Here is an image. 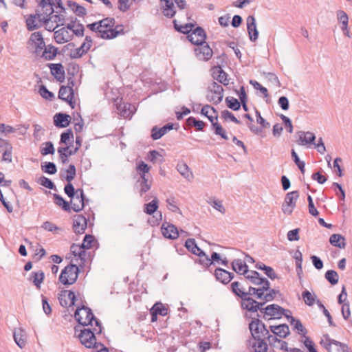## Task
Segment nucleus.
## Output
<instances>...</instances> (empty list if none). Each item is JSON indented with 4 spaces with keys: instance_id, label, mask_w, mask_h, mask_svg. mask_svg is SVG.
Listing matches in <instances>:
<instances>
[{
    "instance_id": "1",
    "label": "nucleus",
    "mask_w": 352,
    "mask_h": 352,
    "mask_svg": "<svg viewBox=\"0 0 352 352\" xmlns=\"http://www.w3.org/2000/svg\"><path fill=\"white\" fill-rule=\"evenodd\" d=\"M38 6L35 10L34 14H30L27 16L25 19L26 27L28 31H33L38 29L43 25L45 15L46 14H52L54 12L53 8L54 3L52 0H36Z\"/></svg>"
},
{
    "instance_id": "2",
    "label": "nucleus",
    "mask_w": 352,
    "mask_h": 352,
    "mask_svg": "<svg viewBox=\"0 0 352 352\" xmlns=\"http://www.w3.org/2000/svg\"><path fill=\"white\" fill-rule=\"evenodd\" d=\"M58 300L60 305L65 308L70 307H75V308H89L87 303L84 299V296L78 292L76 294L72 291H63L59 294Z\"/></svg>"
},
{
    "instance_id": "3",
    "label": "nucleus",
    "mask_w": 352,
    "mask_h": 352,
    "mask_svg": "<svg viewBox=\"0 0 352 352\" xmlns=\"http://www.w3.org/2000/svg\"><path fill=\"white\" fill-rule=\"evenodd\" d=\"M232 292L237 296L240 297L242 300V308H261L264 302H258L251 297H248V294L244 290L241 283L238 281H234L231 284Z\"/></svg>"
},
{
    "instance_id": "4",
    "label": "nucleus",
    "mask_w": 352,
    "mask_h": 352,
    "mask_svg": "<svg viewBox=\"0 0 352 352\" xmlns=\"http://www.w3.org/2000/svg\"><path fill=\"white\" fill-rule=\"evenodd\" d=\"M223 89L221 85L212 81L210 83L207 88L206 99L208 102L214 104L220 103L223 97Z\"/></svg>"
},
{
    "instance_id": "5",
    "label": "nucleus",
    "mask_w": 352,
    "mask_h": 352,
    "mask_svg": "<svg viewBox=\"0 0 352 352\" xmlns=\"http://www.w3.org/2000/svg\"><path fill=\"white\" fill-rule=\"evenodd\" d=\"M79 270L76 265L70 264L66 266L61 272L59 280L63 285H72L78 278Z\"/></svg>"
},
{
    "instance_id": "6",
    "label": "nucleus",
    "mask_w": 352,
    "mask_h": 352,
    "mask_svg": "<svg viewBox=\"0 0 352 352\" xmlns=\"http://www.w3.org/2000/svg\"><path fill=\"white\" fill-rule=\"evenodd\" d=\"M249 329L253 340L259 338H265L268 334V329L265 325L258 318H253L249 324Z\"/></svg>"
},
{
    "instance_id": "7",
    "label": "nucleus",
    "mask_w": 352,
    "mask_h": 352,
    "mask_svg": "<svg viewBox=\"0 0 352 352\" xmlns=\"http://www.w3.org/2000/svg\"><path fill=\"white\" fill-rule=\"evenodd\" d=\"M74 311V318L76 321L82 326H93V320H95V316L92 309H72Z\"/></svg>"
},
{
    "instance_id": "8",
    "label": "nucleus",
    "mask_w": 352,
    "mask_h": 352,
    "mask_svg": "<svg viewBox=\"0 0 352 352\" xmlns=\"http://www.w3.org/2000/svg\"><path fill=\"white\" fill-rule=\"evenodd\" d=\"M248 311L256 313L258 309H246ZM265 320L279 319L283 315L289 318L292 312L290 309H259Z\"/></svg>"
},
{
    "instance_id": "9",
    "label": "nucleus",
    "mask_w": 352,
    "mask_h": 352,
    "mask_svg": "<svg viewBox=\"0 0 352 352\" xmlns=\"http://www.w3.org/2000/svg\"><path fill=\"white\" fill-rule=\"evenodd\" d=\"M298 197L299 192L298 190L287 193L284 203L282 205V211L284 214H291L292 213Z\"/></svg>"
},
{
    "instance_id": "10",
    "label": "nucleus",
    "mask_w": 352,
    "mask_h": 352,
    "mask_svg": "<svg viewBox=\"0 0 352 352\" xmlns=\"http://www.w3.org/2000/svg\"><path fill=\"white\" fill-rule=\"evenodd\" d=\"M69 86H61L58 91V98L67 102L72 108H74V102L73 101L74 94L73 86L74 85V81L68 79Z\"/></svg>"
},
{
    "instance_id": "11",
    "label": "nucleus",
    "mask_w": 352,
    "mask_h": 352,
    "mask_svg": "<svg viewBox=\"0 0 352 352\" xmlns=\"http://www.w3.org/2000/svg\"><path fill=\"white\" fill-rule=\"evenodd\" d=\"M96 333L91 329H84L80 331L78 337L82 344L87 348L96 347Z\"/></svg>"
},
{
    "instance_id": "12",
    "label": "nucleus",
    "mask_w": 352,
    "mask_h": 352,
    "mask_svg": "<svg viewBox=\"0 0 352 352\" xmlns=\"http://www.w3.org/2000/svg\"><path fill=\"white\" fill-rule=\"evenodd\" d=\"M115 19L113 18L107 17L99 21V26L102 30L105 32L108 31H116L118 28V36L119 35H123L124 34V25L118 24L115 25Z\"/></svg>"
},
{
    "instance_id": "13",
    "label": "nucleus",
    "mask_w": 352,
    "mask_h": 352,
    "mask_svg": "<svg viewBox=\"0 0 352 352\" xmlns=\"http://www.w3.org/2000/svg\"><path fill=\"white\" fill-rule=\"evenodd\" d=\"M28 44L29 45L34 46V52L36 55H40L41 54V52L45 45L43 35L40 32L32 33L30 35Z\"/></svg>"
},
{
    "instance_id": "14",
    "label": "nucleus",
    "mask_w": 352,
    "mask_h": 352,
    "mask_svg": "<svg viewBox=\"0 0 352 352\" xmlns=\"http://www.w3.org/2000/svg\"><path fill=\"white\" fill-rule=\"evenodd\" d=\"M87 27L91 31L97 32L98 36L103 39H112L118 36V29L116 31L105 32L99 26V21L88 24Z\"/></svg>"
},
{
    "instance_id": "15",
    "label": "nucleus",
    "mask_w": 352,
    "mask_h": 352,
    "mask_svg": "<svg viewBox=\"0 0 352 352\" xmlns=\"http://www.w3.org/2000/svg\"><path fill=\"white\" fill-rule=\"evenodd\" d=\"M188 41L194 45L204 44L206 34L204 30L201 27H197L187 36Z\"/></svg>"
},
{
    "instance_id": "16",
    "label": "nucleus",
    "mask_w": 352,
    "mask_h": 352,
    "mask_svg": "<svg viewBox=\"0 0 352 352\" xmlns=\"http://www.w3.org/2000/svg\"><path fill=\"white\" fill-rule=\"evenodd\" d=\"M262 279L263 282L261 285H260L261 286L260 289H262L263 294L264 295L263 296V301H261V302H264V305L267 302L272 300L275 298L277 292L274 289H270V284L267 279L265 278H262Z\"/></svg>"
},
{
    "instance_id": "17",
    "label": "nucleus",
    "mask_w": 352,
    "mask_h": 352,
    "mask_svg": "<svg viewBox=\"0 0 352 352\" xmlns=\"http://www.w3.org/2000/svg\"><path fill=\"white\" fill-rule=\"evenodd\" d=\"M195 49L196 56L202 60H208L212 56V50L206 42L204 44L197 45Z\"/></svg>"
},
{
    "instance_id": "18",
    "label": "nucleus",
    "mask_w": 352,
    "mask_h": 352,
    "mask_svg": "<svg viewBox=\"0 0 352 352\" xmlns=\"http://www.w3.org/2000/svg\"><path fill=\"white\" fill-rule=\"evenodd\" d=\"M116 107L120 116L124 118H131L137 110L134 104L124 102L116 104Z\"/></svg>"
},
{
    "instance_id": "19",
    "label": "nucleus",
    "mask_w": 352,
    "mask_h": 352,
    "mask_svg": "<svg viewBox=\"0 0 352 352\" xmlns=\"http://www.w3.org/2000/svg\"><path fill=\"white\" fill-rule=\"evenodd\" d=\"M296 135L298 137L296 142L301 146H309L310 144H314L316 138L315 134L310 131H299L296 133Z\"/></svg>"
},
{
    "instance_id": "20",
    "label": "nucleus",
    "mask_w": 352,
    "mask_h": 352,
    "mask_svg": "<svg viewBox=\"0 0 352 352\" xmlns=\"http://www.w3.org/2000/svg\"><path fill=\"white\" fill-rule=\"evenodd\" d=\"M75 192L74 201H71L72 208L75 212H80L85 206V194L82 188H78Z\"/></svg>"
},
{
    "instance_id": "21",
    "label": "nucleus",
    "mask_w": 352,
    "mask_h": 352,
    "mask_svg": "<svg viewBox=\"0 0 352 352\" xmlns=\"http://www.w3.org/2000/svg\"><path fill=\"white\" fill-rule=\"evenodd\" d=\"M162 233L163 236L169 239H176L179 236L177 228L173 224L164 222L162 226Z\"/></svg>"
},
{
    "instance_id": "22",
    "label": "nucleus",
    "mask_w": 352,
    "mask_h": 352,
    "mask_svg": "<svg viewBox=\"0 0 352 352\" xmlns=\"http://www.w3.org/2000/svg\"><path fill=\"white\" fill-rule=\"evenodd\" d=\"M246 21L250 40L255 42L258 37V31L256 28L255 17L252 15L248 16Z\"/></svg>"
},
{
    "instance_id": "23",
    "label": "nucleus",
    "mask_w": 352,
    "mask_h": 352,
    "mask_svg": "<svg viewBox=\"0 0 352 352\" xmlns=\"http://www.w3.org/2000/svg\"><path fill=\"white\" fill-rule=\"evenodd\" d=\"M87 226V219L81 214L75 215L73 221V229L76 234L84 233Z\"/></svg>"
},
{
    "instance_id": "24",
    "label": "nucleus",
    "mask_w": 352,
    "mask_h": 352,
    "mask_svg": "<svg viewBox=\"0 0 352 352\" xmlns=\"http://www.w3.org/2000/svg\"><path fill=\"white\" fill-rule=\"evenodd\" d=\"M270 331L280 338H285L290 333L289 326L287 324L270 325Z\"/></svg>"
},
{
    "instance_id": "25",
    "label": "nucleus",
    "mask_w": 352,
    "mask_h": 352,
    "mask_svg": "<svg viewBox=\"0 0 352 352\" xmlns=\"http://www.w3.org/2000/svg\"><path fill=\"white\" fill-rule=\"evenodd\" d=\"M214 276L218 281L226 285L233 279L234 275L233 273L222 268H217L214 271Z\"/></svg>"
},
{
    "instance_id": "26",
    "label": "nucleus",
    "mask_w": 352,
    "mask_h": 352,
    "mask_svg": "<svg viewBox=\"0 0 352 352\" xmlns=\"http://www.w3.org/2000/svg\"><path fill=\"white\" fill-rule=\"evenodd\" d=\"M54 123L58 128H65L70 123V116L66 113H58L54 116Z\"/></svg>"
},
{
    "instance_id": "27",
    "label": "nucleus",
    "mask_w": 352,
    "mask_h": 352,
    "mask_svg": "<svg viewBox=\"0 0 352 352\" xmlns=\"http://www.w3.org/2000/svg\"><path fill=\"white\" fill-rule=\"evenodd\" d=\"M173 128V124L168 123L161 128H158L157 126H154L151 129V138L154 140H159L164 135H165L168 131L172 130Z\"/></svg>"
},
{
    "instance_id": "28",
    "label": "nucleus",
    "mask_w": 352,
    "mask_h": 352,
    "mask_svg": "<svg viewBox=\"0 0 352 352\" xmlns=\"http://www.w3.org/2000/svg\"><path fill=\"white\" fill-rule=\"evenodd\" d=\"M51 74L55 78L62 82L65 80V71L63 67L60 63H52L50 65Z\"/></svg>"
},
{
    "instance_id": "29",
    "label": "nucleus",
    "mask_w": 352,
    "mask_h": 352,
    "mask_svg": "<svg viewBox=\"0 0 352 352\" xmlns=\"http://www.w3.org/2000/svg\"><path fill=\"white\" fill-rule=\"evenodd\" d=\"M232 268L237 274L245 275L249 272L248 266L241 259H234L232 262Z\"/></svg>"
},
{
    "instance_id": "30",
    "label": "nucleus",
    "mask_w": 352,
    "mask_h": 352,
    "mask_svg": "<svg viewBox=\"0 0 352 352\" xmlns=\"http://www.w3.org/2000/svg\"><path fill=\"white\" fill-rule=\"evenodd\" d=\"M185 247L189 252L199 257L205 256V252L197 246L194 239H188L185 242Z\"/></svg>"
},
{
    "instance_id": "31",
    "label": "nucleus",
    "mask_w": 352,
    "mask_h": 352,
    "mask_svg": "<svg viewBox=\"0 0 352 352\" xmlns=\"http://www.w3.org/2000/svg\"><path fill=\"white\" fill-rule=\"evenodd\" d=\"M78 150V147H76L74 150L70 149L69 146L65 147H59L58 148V153L59 154L60 160L62 163H67L69 156L74 155Z\"/></svg>"
},
{
    "instance_id": "32",
    "label": "nucleus",
    "mask_w": 352,
    "mask_h": 352,
    "mask_svg": "<svg viewBox=\"0 0 352 352\" xmlns=\"http://www.w3.org/2000/svg\"><path fill=\"white\" fill-rule=\"evenodd\" d=\"M265 339V338H259L255 339L252 342L250 341V345L253 352H267L268 346Z\"/></svg>"
},
{
    "instance_id": "33",
    "label": "nucleus",
    "mask_w": 352,
    "mask_h": 352,
    "mask_svg": "<svg viewBox=\"0 0 352 352\" xmlns=\"http://www.w3.org/2000/svg\"><path fill=\"white\" fill-rule=\"evenodd\" d=\"M58 53V48L52 45H45L40 54L45 60H53Z\"/></svg>"
},
{
    "instance_id": "34",
    "label": "nucleus",
    "mask_w": 352,
    "mask_h": 352,
    "mask_svg": "<svg viewBox=\"0 0 352 352\" xmlns=\"http://www.w3.org/2000/svg\"><path fill=\"white\" fill-rule=\"evenodd\" d=\"M54 40L58 44H63L67 42L69 39V34L68 30L62 28L58 30L54 31Z\"/></svg>"
},
{
    "instance_id": "35",
    "label": "nucleus",
    "mask_w": 352,
    "mask_h": 352,
    "mask_svg": "<svg viewBox=\"0 0 352 352\" xmlns=\"http://www.w3.org/2000/svg\"><path fill=\"white\" fill-rule=\"evenodd\" d=\"M162 5L163 14L168 18H172L175 14L174 4L172 0H160Z\"/></svg>"
},
{
    "instance_id": "36",
    "label": "nucleus",
    "mask_w": 352,
    "mask_h": 352,
    "mask_svg": "<svg viewBox=\"0 0 352 352\" xmlns=\"http://www.w3.org/2000/svg\"><path fill=\"white\" fill-rule=\"evenodd\" d=\"M201 114L206 116L210 121L212 119L213 121L217 120L218 115L216 109L208 104L204 105L201 109Z\"/></svg>"
},
{
    "instance_id": "37",
    "label": "nucleus",
    "mask_w": 352,
    "mask_h": 352,
    "mask_svg": "<svg viewBox=\"0 0 352 352\" xmlns=\"http://www.w3.org/2000/svg\"><path fill=\"white\" fill-rule=\"evenodd\" d=\"M211 122V129L213 131L214 133L216 135L221 136L225 140H228V136L227 135L226 130L223 128V126L217 122V120L213 121L210 119Z\"/></svg>"
},
{
    "instance_id": "38",
    "label": "nucleus",
    "mask_w": 352,
    "mask_h": 352,
    "mask_svg": "<svg viewBox=\"0 0 352 352\" xmlns=\"http://www.w3.org/2000/svg\"><path fill=\"white\" fill-rule=\"evenodd\" d=\"M13 337L16 344L21 349H23L25 346V332L24 330L22 329H15L13 333Z\"/></svg>"
},
{
    "instance_id": "39",
    "label": "nucleus",
    "mask_w": 352,
    "mask_h": 352,
    "mask_svg": "<svg viewBox=\"0 0 352 352\" xmlns=\"http://www.w3.org/2000/svg\"><path fill=\"white\" fill-rule=\"evenodd\" d=\"M177 171L186 179L190 181L193 178L192 173L190 170L188 166L183 162H180L177 165Z\"/></svg>"
},
{
    "instance_id": "40",
    "label": "nucleus",
    "mask_w": 352,
    "mask_h": 352,
    "mask_svg": "<svg viewBox=\"0 0 352 352\" xmlns=\"http://www.w3.org/2000/svg\"><path fill=\"white\" fill-rule=\"evenodd\" d=\"M212 77L214 80L224 85H227L229 83V80L227 78V74L221 67L213 71Z\"/></svg>"
},
{
    "instance_id": "41",
    "label": "nucleus",
    "mask_w": 352,
    "mask_h": 352,
    "mask_svg": "<svg viewBox=\"0 0 352 352\" xmlns=\"http://www.w3.org/2000/svg\"><path fill=\"white\" fill-rule=\"evenodd\" d=\"M330 243L339 248H344L346 246L345 239L339 234H333L329 238Z\"/></svg>"
},
{
    "instance_id": "42",
    "label": "nucleus",
    "mask_w": 352,
    "mask_h": 352,
    "mask_svg": "<svg viewBox=\"0 0 352 352\" xmlns=\"http://www.w3.org/2000/svg\"><path fill=\"white\" fill-rule=\"evenodd\" d=\"M337 19L341 23V30L342 32L346 30L349 23V17L347 14L343 10H338L336 13Z\"/></svg>"
},
{
    "instance_id": "43",
    "label": "nucleus",
    "mask_w": 352,
    "mask_h": 352,
    "mask_svg": "<svg viewBox=\"0 0 352 352\" xmlns=\"http://www.w3.org/2000/svg\"><path fill=\"white\" fill-rule=\"evenodd\" d=\"M245 278L256 285H260L263 282V277H261L260 274L256 271L249 272L245 275Z\"/></svg>"
},
{
    "instance_id": "44",
    "label": "nucleus",
    "mask_w": 352,
    "mask_h": 352,
    "mask_svg": "<svg viewBox=\"0 0 352 352\" xmlns=\"http://www.w3.org/2000/svg\"><path fill=\"white\" fill-rule=\"evenodd\" d=\"M302 298L307 306L311 307L316 300V296L306 289L302 293Z\"/></svg>"
},
{
    "instance_id": "45",
    "label": "nucleus",
    "mask_w": 352,
    "mask_h": 352,
    "mask_svg": "<svg viewBox=\"0 0 352 352\" xmlns=\"http://www.w3.org/2000/svg\"><path fill=\"white\" fill-rule=\"evenodd\" d=\"M207 203L221 214H225L226 209L222 204V201L216 199L214 197H210L207 200Z\"/></svg>"
},
{
    "instance_id": "46",
    "label": "nucleus",
    "mask_w": 352,
    "mask_h": 352,
    "mask_svg": "<svg viewBox=\"0 0 352 352\" xmlns=\"http://www.w3.org/2000/svg\"><path fill=\"white\" fill-rule=\"evenodd\" d=\"M54 203L60 206L65 211H70V206L68 201H65L60 195L54 194Z\"/></svg>"
},
{
    "instance_id": "47",
    "label": "nucleus",
    "mask_w": 352,
    "mask_h": 352,
    "mask_svg": "<svg viewBox=\"0 0 352 352\" xmlns=\"http://www.w3.org/2000/svg\"><path fill=\"white\" fill-rule=\"evenodd\" d=\"M174 28L176 30L183 34H189L190 32L192 31V28H194V24L189 23H186L184 25H179L177 23V21H173Z\"/></svg>"
},
{
    "instance_id": "48",
    "label": "nucleus",
    "mask_w": 352,
    "mask_h": 352,
    "mask_svg": "<svg viewBox=\"0 0 352 352\" xmlns=\"http://www.w3.org/2000/svg\"><path fill=\"white\" fill-rule=\"evenodd\" d=\"M289 318L291 319L290 324L294 326V328L297 329L298 331V333H300L302 335V336H305V335L307 334V329L303 327L302 324V322L296 318H294L293 316L290 315Z\"/></svg>"
},
{
    "instance_id": "49",
    "label": "nucleus",
    "mask_w": 352,
    "mask_h": 352,
    "mask_svg": "<svg viewBox=\"0 0 352 352\" xmlns=\"http://www.w3.org/2000/svg\"><path fill=\"white\" fill-rule=\"evenodd\" d=\"M325 278L332 285H335L338 283L339 276L338 273L333 270H327L324 274Z\"/></svg>"
},
{
    "instance_id": "50",
    "label": "nucleus",
    "mask_w": 352,
    "mask_h": 352,
    "mask_svg": "<svg viewBox=\"0 0 352 352\" xmlns=\"http://www.w3.org/2000/svg\"><path fill=\"white\" fill-rule=\"evenodd\" d=\"M66 11L65 12L63 10H60V12L58 14L50 15V18H52V23H56V26L58 27L60 25H63L65 23V18Z\"/></svg>"
},
{
    "instance_id": "51",
    "label": "nucleus",
    "mask_w": 352,
    "mask_h": 352,
    "mask_svg": "<svg viewBox=\"0 0 352 352\" xmlns=\"http://www.w3.org/2000/svg\"><path fill=\"white\" fill-rule=\"evenodd\" d=\"M70 250L75 256H78L81 260L85 259L86 252L85 250L81 248V245H79L74 243L71 245Z\"/></svg>"
},
{
    "instance_id": "52",
    "label": "nucleus",
    "mask_w": 352,
    "mask_h": 352,
    "mask_svg": "<svg viewBox=\"0 0 352 352\" xmlns=\"http://www.w3.org/2000/svg\"><path fill=\"white\" fill-rule=\"evenodd\" d=\"M158 208V201L155 198L151 202L144 205V212L148 214H153Z\"/></svg>"
},
{
    "instance_id": "53",
    "label": "nucleus",
    "mask_w": 352,
    "mask_h": 352,
    "mask_svg": "<svg viewBox=\"0 0 352 352\" xmlns=\"http://www.w3.org/2000/svg\"><path fill=\"white\" fill-rule=\"evenodd\" d=\"M226 102L228 108L234 111H238L240 109L241 103L236 98L228 96L226 97Z\"/></svg>"
},
{
    "instance_id": "54",
    "label": "nucleus",
    "mask_w": 352,
    "mask_h": 352,
    "mask_svg": "<svg viewBox=\"0 0 352 352\" xmlns=\"http://www.w3.org/2000/svg\"><path fill=\"white\" fill-rule=\"evenodd\" d=\"M188 125L193 126L197 131H203L206 123L201 120H197L194 117H189L187 120Z\"/></svg>"
},
{
    "instance_id": "55",
    "label": "nucleus",
    "mask_w": 352,
    "mask_h": 352,
    "mask_svg": "<svg viewBox=\"0 0 352 352\" xmlns=\"http://www.w3.org/2000/svg\"><path fill=\"white\" fill-rule=\"evenodd\" d=\"M148 159L153 163H162L164 162L163 156L157 151H149Z\"/></svg>"
},
{
    "instance_id": "56",
    "label": "nucleus",
    "mask_w": 352,
    "mask_h": 352,
    "mask_svg": "<svg viewBox=\"0 0 352 352\" xmlns=\"http://www.w3.org/2000/svg\"><path fill=\"white\" fill-rule=\"evenodd\" d=\"M31 278H32L34 285L39 287L43 280L44 273L42 271L32 272L31 273Z\"/></svg>"
},
{
    "instance_id": "57",
    "label": "nucleus",
    "mask_w": 352,
    "mask_h": 352,
    "mask_svg": "<svg viewBox=\"0 0 352 352\" xmlns=\"http://www.w3.org/2000/svg\"><path fill=\"white\" fill-rule=\"evenodd\" d=\"M324 338L325 340H322L320 342L321 346L327 349L328 352H331V345L334 344V342L338 341L330 338L328 334L324 335Z\"/></svg>"
},
{
    "instance_id": "58",
    "label": "nucleus",
    "mask_w": 352,
    "mask_h": 352,
    "mask_svg": "<svg viewBox=\"0 0 352 352\" xmlns=\"http://www.w3.org/2000/svg\"><path fill=\"white\" fill-rule=\"evenodd\" d=\"M41 169L44 173L53 175L57 171L56 166L54 162H45L44 165L41 166Z\"/></svg>"
},
{
    "instance_id": "59",
    "label": "nucleus",
    "mask_w": 352,
    "mask_h": 352,
    "mask_svg": "<svg viewBox=\"0 0 352 352\" xmlns=\"http://www.w3.org/2000/svg\"><path fill=\"white\" fill-rule=\"evenodd\" d=\"M294 258L296 261V272L298 274L302 273V255L300 251L296 250L294 253Z\"/></svg>"
},
{
    "instance_id": "60",
    "label": "nucleus",
    "mask_w": 352,
    "mask_h": 352,
    "mask_svg": "<svg viewBox=\"0 0 352 352\" xmlns=\"http://www.w3.org/2000/svg\"><path fill=\"white\" fill-rule=\"evenodd\" d=\"M43 145H45V147L41 148V153L43 155H47L49 154H54L55 149L54 147V144L52 142H45L43 144Z\"/></svg>"
},
{
    "instance_id": "61",
    "label": "nucleus",
    "mask_w": 352,
    "mask_h": 352,
    "mask_svg": "<svg viewBox=\"0 0 352 352\" xmlns=\"http://www.w3.org/2000/svg\"><path fill=\"white\" fill-rule=\"evenodd\" d=\"M246 294H248V297H250V296H254L255 298L263 301V296L264 294H263L262 289H260V288L249 287V289L248 292H246Z\"/></svg>"
},
{
    "instance_id": "62",
    "label": "nucleus",
    "mask_w": 352,
    "mask_h": 352,
    "mask_svg": "<svg viewBox=\"0 0 352 352\" xmlns=\"http://www.w3.org/2000/svg\"><path fill=\"white\" fill-rule=\"evenodd\" d=\"M305 338L302 341L303 344L307 348L308 352H318L316 349V345L314 341L308 336H303Z\"/></svg>"
},
{
    "instance_id": "63",
    "label": "nucleus",
    "mask_w": 352,
    "mask_h": 352,
    "mask_svg": "<svg viewBox=\"0 0 352 352\" xmlns=\"http://www.w3.org/2000/svg\"><path fill=\"white\" fill-rule=\"evenodd\" d=\"M38 93L43 98L46 100H51L54 98V94L50 91L43 85L40 86Z\"/></svg>"
},
{
    "instance_id": "64",
    "label": "nucleus",
    "mask_w": 352,
    "mask_h": 352,
    "mask_svg": "<svg viewBox=\"0 0 352 352\" xmlns=\"http://www.w3.org/2000/svg\"><path fill=\"white\" fill-rule=\"evenodd\" d=\"M38 183L48 189H54L56 188L53 182L45 176L40 177Z\"/></svg>"
}]
</instances>
